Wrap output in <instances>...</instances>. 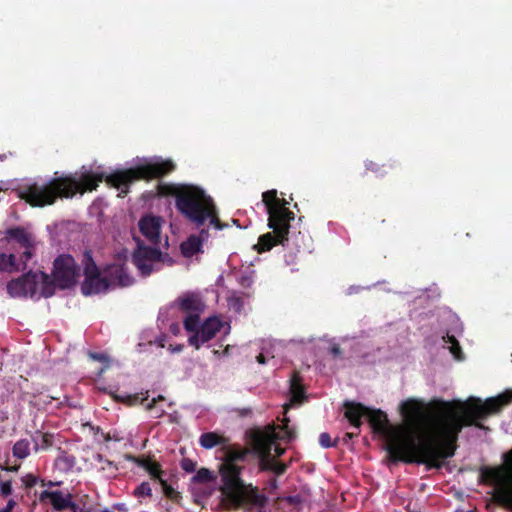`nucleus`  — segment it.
<instances>
[{"mask_svg": "<svg viewBox=\"0 0 512 512\" xmlns=\"http://www.w3.org/2000/svg\"><path fill=\"white\" fill-rule=\"evenodd\" d=\"M330 353L334 356V357H339L342 355V350L340 348V346L338 344H333L330 348Z\"/></svg>", "mask_w": 512, "mask_h": 512, "instance_id": "obj_41", "label": "nucleus"}, {"mask_svg": "<svg viewBox=\"0 0 512 512\" xmlns=\"http://www.w3.org/2000/svg\"><path fill=\"white\" fill-rule=\"evenodd\" d=\"M256 361L259 364L264 365L267 363V357L264 355V353H260L259 355L256 356Z\"/></svg>", "mask_w": 512, "mask_h": 512, "instance_id": "obj_43", "label": "nucleus"}, {"mask_svg": "<svg viewBox=\"0 0 512 512\" xmlns=\"http://www.w3.org/2000/svg\"><path fill=\"white\" fill-rule=\"evenodd\" d=\"M271 485L276 486V481L274 480L273 482H271Z\"/></svg>", "mask_w": 512, "mask_h": 512, "instance_id": "obj_57", "label": "nucleus"}, {"mask_svg": "<svg viewBox=\"0 0 512 512\" xmlns=\"http://www.w3.org/2000/svg\"><path fill=\"white\" fill-rule=\"evenodd\" d=\"M164 413H165V411L163 409H161L160 411H157L156 418L161 417Z\"/></svg>", "mask_w": 512, "mask_h": 512, "instance_id": "obj_48", "label": "nucleus"}, {"mask_svg": "<svg viewBox=\"0 0 512 512\" xmlns=\"http://www.w3.org/2000/svg\"><path fill=\"white\" fill-rule=\"evenodd\" d=\"M73 512H90L89 510H86L85 508H80L77 504H76V508L72 509Z\"/></svg>", "mask_w": 512, "mask_h": 512, "instance_id": "obj_46", "label": "nucleus"}, {"mask_svg": "<svg viewBox=\"0 0 512 512\" xmlns=\"http://www.w3.org/2000/svg\"><path fill=\"white\" fill-rule=\"evenodd\" d=\"M49 499L51 505L56 511H63L65 509L76 508V503L72 501V495L70 493L64 494L62 491H48L44 490L40 493L39 500L44 502Z\"/></svg>", "mask_w": 512, "mask_h": 512, "instance_id": "obj_17", "label": "nucleus"}, {"mask_svg": "<svg viewBox=\"0 0 512 512\" xmlns=\"http://www.w3.org/2000/svg\"><path fill=\"white\" fill-rule=\"evenodd\" d=\"M223 450V462L219 467L223 505L227 509H239L247 504L264 507L268 498L259 492L258 487L245 483L241 478L244 466L238 465V462L246 459L248 450L238 445H227Z\"/></svg>", "mask_w": 512, "mask_h": 512, "instance_id": "obj_2", "label": "nucleus"}, {"mask_svg": "<svg viewBox=\"0 0 512 512\" xmlns=\"http://www.w3.org/2000/svg\"><path fill=\"white\" fill-rule=\"evenodd\" d=\"M105 440H106V441H109V440H110V437L107 435V436L105 437Z\"/></svg>", "mask_w": 512, "mask_h": 512, "instance_id": "obj_54", "label": "nucleus"}, {"mask_svg": "<svg viewBox=\"0 0 512 512\" xmlns=\"http://www.w3.org/2000/svg\"><path fill=\"white\" fill-rule=\"evenodd\" d=\"M357 434H358V433H356V434H355V433H349V432H348V433H346V434H345V436H344V438H343L344 442H346V443H347L349 440H351V439H352L354 436H356Z\"/></svg>", "mask_w": 512, "mask_h": 512, "instance_id": "obj_44", "label": "nucleus"}, {"mask_svg": "<svg viewBox=\"0 0 512 512\" xmlns=\"http://www.w3.org/2000/svg\"><path fill=\"white\" fill-rule=\"evenodd\" d=\"M53 485H54V483L51 481L48 483V486H53Z\"/></svg>", "mask_w": 512, "mask_h": 512, "instance_id": "obj_55", "label": "nucleus"}, {"mask_svg": "<svg viewBox=\"0 0 512 512\" xmlns=\"http://www.w3.org/2000/svg\"><path fill=\"white\" fill-rule=\"evenodd\" d=\"M27 266L20 262V257L16 253L0 252V271L13 273L19 270H25Z\"/></svg>", "mask_w": 512, "mask_h": 512, "instance_id": "obj_21", "label": "nucleus"}, {"mask_svg": "<svg viewBox=\"0 0 512 512\" xmlns=\"http://www.w3.org/2000/svg\"><path fill=\"white\" fill-rule=\"evenodd\" d=\"M37 240L34 234L24 227H12L5 231V236L0 239V249L9 247L19 255L20 262L27 266L28 262L36 254Z\"/></svg>", "mask_w": 512, "mask_h": 512, "instance_id": "obj_9", "label": "nucleus"}, {"mask_svg": "<svg viewBox=\"0 0 512 512\" xmlns=\"http://www.w3.org/2000/svg\"><path fill=\"white\" fill-rule=\"evenodd\" d=\"M138 465L144 468L153 480H157L158 482L162 479L164 471L161 468V465L152 460L151 458L141 459L138 461Z\"/></svg>", "mask_w": 512, "mask_h": 512, "instance_id": "obj_25", "label": "nucleus"}, {"mask_svg": "<svg viewBox=\"0 0 512 512\" xmlns=\"http://www.w3.org/2000/svg\"><path fill=\"white\" fill-rule=\"evenodd\" d=\"M222 327L223 322L218 316L208 317L202 324L199 321L195 330L188 331L191 333L188 344L198 350L202 345L212 340Z\"/></svg>", "mask_w": 512, "mask_h": 512, "instance_id": "obj_12", "label": "nucleus"}, {"mask_svg": "<svg viewBox=\"0 0 512 512\" xmlns=\"http://www.w3.org/2000/svg\"><path fill=\"white\" fill-rule=\"evenodd\" d=\"M294 244H295V246H297L298 248H300V246H299V245H298V243H297V237H295V243H294Z\"/></svg>", "mask_w": 512, "mask_h": 512, "instance_id": "obj_52", "label": "nucleus"}, {"mask_svg": "<svg viewBox=\"0 0 512 512\" xmlns=\"http://www.w3.org/2000/svg\"><path fill=\"white\" fill-rule=\"evenodd\" d=\"M442 339L445 343L450 344L449 350H450L451 354L453 355V357L456 360H463V358H464L463 352L461 350V346H460L458 340L456 339V337L454 335H450L449 333H447L445 336H443Z\"/></svg>", "mask_w": 512, "mask_h": 512, "instance_id": "obj_29", "label": "nucleus"}, {"mask_svg": "<svg viewBox=\"0 0 512 512\" xmlns=\"http://www.w3.org/2000/svg\"><path fill=\"white\" fill-rule=\"evenodd\" d=\"M271 485L276 486V481L274 480L273 482H271Z\"/></svg>", "mask_w": 512, "mask_h": 512, "instance_id": "obj_56", "label": "nucleus"}, {"mask_svg": "<svg viewBox=\"0 0 512 512\" xmlns=\"http://www.w3.org/2000/svg\"><path fill=\"white\" fill-rule=\"evenodd\" d=\"M157 193L163 197H174L177 210L197 228L203 226L207 220L217 230L226 226L221 223L212 198L197 186L159 183Z\"/></svg>", "mask_w": 512, "mask_h": 512, "instance_id": "obj_4", "label": "nucleus"}, {"mask_svg": "<svg viewBox=\"0 0 512 512\" xmlns=\"http://www.w3.org/2000/svg\"><path fill=\"white\" fill-rule=\"evenodd\" d=\"M147 400H148V391L146 392V395L140 399V403L143 404Z\"/></svg>", "mask_w": 512, "mask_h": 512, "instance_id": "obj_47", "label": "nucleus"}, {"mask_svg": "<svg viewBox=\"0 0 512 512\" xmlns=\"http://www.w3.org/2000/svg\"><path fill=\"white\" fill-rule=\"evenodd\" d=\"M213 353H214L215 355H219V351H218V350H213Z\"/></svg>", "mask_w": 512, "mask_h": 512, "instance_id": "obj_53", "label": "nucleus"}, {"mask_svg": "<svg viewBox=\"0 0 512 512\" xmlns=\"http://www.w3.org/2000/svg\"><path fill=\"white\" fill-rule=\"evenodd\" d=\"M285 450L279 446L275 447V454L277 457H280L284 454Z\"/></svg>", "mask_w": 512, "mask_h": 512, "instance_id": "obj_45", "label": "nucleus"}, {"mask_svg": "<svg viewBox=\"0 0 512 512\" xmlns=\"http://www.w3.org/2000/svg\"><path fill=\"white\" fill-rule=\"evenodd\" d=\"M238 283L243 288H249V287H251V285L253 283V279L250 275H241L238 279Z\"/></svg>", "mask_w": 512, "mask_h": 512, "instance_id": "obj_38", "label": "nucleus"}, {"mask_svg": "<svg viewBox=\"0 0 512 512\" xmlns=\"http://www.w3.org/2000/svg\"><path fill=\"white\" fill-rule=\"evenodd\" d=\"M479 481L495 487L496 502L512 510V448L502 454L501 465L482 466Z\"/></svg>", "mask_w": 512, "mask_h": 512, "instance_id": "obj_8", "label": "nucleus"}, {"mask_svg": "<svg viewBox=\"0 0 512 512\" xmlns=\"http://www.w3.org/2000/svg\"><path fill=\"white\" fill-rule=\"evenodd\" d=\"M90 357L93 360H97L101 363L105 364V367L101 369V373L109 367V357L106 354L103 353H90Z\"/></svg>", "mask_w": 512, "mask_h": 512, "instance_id": "obj_34", "label": "nucleus"}, {"mask_svg": "<svg viewBox=\"0 0 512 512\" xmlns=\"http://www.w3.org/2000/svg\"><path fill=\"white\" fill-rule=\"evenodd\" d=\"M13 456L17 459H25L30 455V443L27 439L18 440L12 448Z\"/></svg>", "mask_w": 512, "mask_h": 512, "instance_id": "obj_28", "label": "nucleus"}, {"mask_svg": "<svg viewBox=\"0 0 512 512\" xmlns=\"http://www.w3.org/2000/svg\"><path fill=\"white\" fill-rule=\"evenodd\" d=\"M364 166L366 171H371L377 176H384L387 173V168L394 169L396 167V162L390 161L388 163L379 164L373 160H366Z\"/></svg>", "mask_w": 512, "mask_h": 512, "instance_id": "obj_27", "label": "nucleus"}, {"mask_svg": "<svg viewBox=\"0 0 512 512\" xmlns=\"http://www.w3.org/2000/svg\"><path fill=\"white\" fill-rule=\"evenodd\" d=\"M227 442L228 439L215 432H205L199 438L200 445L205 449H212L217 445H225Z\"/></svg>", "mask_w": 512, "mask_h": 512, "instance_id": "obj_24", "label": "nucleus"}, {"mask_svg": "<svg viewBox=\"0 0 512 512\" xmlns=\"http://www.w3.org/2000/svg\"><path fill=\"white\" fill-rule=\"evenodd\" d=\"M344 416L350 422V424L359 429L362 425V418L366 417L367 411L369 408L364 406L362 403H357L353 401L344 402Z\"/></svg>", "mask_w": 512, "mask_h": 512, "instance_id": "obj_19", "label": "nucleus"}, {"mask_svg": "<svg viewBox=\"0 0 512 512\" xmlns=\"http://www.w3.org/2000/svg\"><path fill=\"white\" fill-rule=\"evenodd\" d=\"M80 277V267L73 256L61 254L53 261L51 275L40 272L41 296L49 298L55 294L56 288L66 290L73 288Z\"/></svg>", "mask_w": 512, "mask_h": 512, "instance_id": "obj_7", "label": "nucleus"}, {"mask_svg": "<svg viewBox=\"0 0 512 512\" xmlns=\"http://www.w3.org/2000/svg\"><path fill=\"white\" fill-rule=\"evenodd\" d=\"M337 441V439L332 440L330 434L327 432H323L319 435V443L323 448L335 447Z\"/></svg>", "mask_w": 512, "mask_h": 512, "instance_id": "obj_33", "label": "nucleus"}, {"mask_svg": "<svg viewBox=\"0 0 512 512\" xmlns=\"http://www.w3.org/2000/svg\"><path fill=\"white\" fill-rule=\"evenodd\" d=\"M15 506V501L10 499L5 508H3L0 512H11L13 507Z\"/></svg>", "mask_w": 512, "mask_h": 512, "instance_id": "obj_42", "label": "nucleus"}, {"mask_svg": "<svg viewBox=\"0 0 512 512\" xmlns=\"http://www.w3.org/2000/svg\"><path fill=\"white\" fill-rule=\"evenodd\" d=\"M140 232L149 242L157 245L160 242V222L154 216H145L139 221Z\"/></svg>", "mask_w": 512, "mask_h": 512, "instance_id": "obj_18", "label": "nucleus"}, {"mask_svg": "<svg viewBox=\"0 0 512 512\" xmlns=\"http://www.w3.org/2000/svg\"><path fill=\"white\" fill-rule=\"evenodd\" d=\"M40 274L29 271L7 283V292L12 297H34L37 292Z\"/></svg>", "mask_w": 512, "mask_h": 512, "instance_id": "obj_14", "label": "nucleus"}, {"mask_svg": "<svg viewBox=\"0 0 512 512\" xmlns=\"http://www.w3.org/2000/svg\"><path fill=\"white\" fill-rule=\"evenodd\" d=\"M290 393L293 402L300 403L305 398V388L299 373L294 372L290 379Z\"/></svg>", "mask_w": 512, "mask_h": 512, "instance_id": "obj_22", "label": "nucleus"}, {"mask_svg": "<svg viewBox=\"0 0 512 512\" xmlns=\"http://www.w3.org/2000/svg\"><path fill=\"white\" fill-rule=\"evenodd\" d=\"M512 402V394L465 402H440V413L431 422L426 404L416 399L401 403L404 425L390 427L387 414L379 409L367 411L366 418L377 434L387 439L386 451L391 462L424 464L428 469L440 468L441 461L454 456L457 440L464 427L487 429L480 420L499 412Z\"/></svg>", "mask_w": 512, "mask_h": 512, "instance_id": "obj_1", "label": "nucleus"}, {"mask_svg": "<svg viewBox=\"0 0 512 512\" xmlns=\"http://www.w3.org/2000/svg\"><path fill=\"white\" fill-rule=\"evenodd\" d=\"M177 329H178V327H177V325H176V324L171 325V331H172L173 333H175Z\"/></svg>", "mask_w": 512, "mask_h": 512, "instance_id": "obj_49", "label": "nucleus"}, {"mask_svg": "<svg viewBox=\"0 0 512 512\" xmlns=\"http://www.w3.org/2000/svg\"><path fill=\"white\" fill-rule=\"evenodd\" d=\"M134 495L138 498L141 497H151L152 496V489L148 482H142L140 485H138L134 490Z\"/></svg>", "mask_w": 512, "mask_h": 512, "instance_id": "obj_32", "label": "nucleus"}, {"mask_svg": "<svg viewBox=\"0 0 512 512\" xmlns=\"http://www.w3.org/2000/svg\"><path fill=\"white\" fill-rule=\"evenodd\" d=\"M209 233L206 229H201L200 235H191L181 243L180 249L181 253L184 257L190 258L194 256L195 254L201 252L202 248V241L206 238H208Z\"/></svg>", "mask_w": 512, "mask_h": 512, "instance_id": "obj_20", "label": "nucleus"}, {"mask_svg": "<svg viewBox=\"0 0 512 512\" xmlns=\"http://www.w3.org/2000/svg\"><path fill=\"white\" fill-rule=\"evenodd\" d=\"M159 484L161 485L163 493L167 498L171 500H177L180 498L179 492H177L171 485H169L165 479H160Z\"/></svg>", "mask_w": 512, "mask_h": 512, "instance_id": "obj_31", "label": "nucleus"}, {"mask_svg": "<svg viewBox=\"0 0 512 512\" xmlns=\"http://www.w3.org/2000/svg\"><path fill=\"white\" fill-rule=\"evenodd\" d=\"M32 441L34 442L36 452L38 450H47L54 445V434L38 430L33 434Z\"/></svg>", "mask_w": 512, "mask_h": 512, "instance_id": "obj_23", "label": "nucleus"}, {"mask_svg": "<svg viewBox=\"0 0 512 512\" xmlns=\"http://www.w3.org/2000/svg\"><path fill=\"white\" fill-rule=\"evenodd\" d=\"M260 449V469L263 471H273L277 475H282L287 470V464L278 462L271 457L272 443H259Z\"/></svg>", "mask_w": 512, "mask_h": 512, "instance_id": "obj_15", "label": "nucleus"}, {"mask_svg": "<svg viewBox=\"0 0 512 512\" xmlns=\"http://www.w3.org/2000/svg\"><path fill=\"white\" fill-rule=\"evenodd\" d=\"M163 400H165V397H164V396H162V395H159L158 397L153 398V399L151 400V402H149V403L146 405V409H147V410H153V409H156V404H157V402H158V401H163Z\"/></svg>", "mask_w": 512, "mask_h": 512, "instance_id": "obj_39", "label": "nucleus"}, {"mask_svg": "<svg viewBox=\"0 0 512 512\" xmlns=\"http://www.w3.org/2000/svg\"><path fill=\"white\" fill-rule=\"evenodd\" d=\"M103 273L109 281V287L112 285L127 287L132 284L133 279L128 275L127 268L124 264L113 263L107 265Z\"/></svg>", "mask_w": 512, "mask_h": 512, "instance_id": "obj_16", "label": "nucleus"}, {"mask_svg": "<svg viewBox=\"0 0 512 512\" xmlns=\"http://www.w3.org/2000/svg\"><path fill=\"white\" fill-rule=\"evenodd\" d=\"M116 399H117L118 401L123 402V403H127V404H129V405H134V404L138 403V401H139L140 397H139V395H138V394H134V395H127V396H125V397H119V396H117V397H116Z\"/></svg>", "mask_w": 512, "mask_h": 512, "instance_id": "obj_36", "label": "nucleus"}, {"mask_svg": "<svg viewBox=\"0 0 512 512\" xmlns=\"http://www.w3.org/2000/svg\"><path fill=\"white\" fill-rule=\"evenodd\" d=\"M103 181V175L83 173L80 177L69 174L53 177L45 182H32L21 185L18 189V197L32 207H45L53 205L58 198H72L77 193L93 191Z\"/></svg>", "mask_w": 512, "mask_h": 512, "instance_id": "obj_3", "label": "nucleus"}, {"mask_svg": "<svg viewBox=\"0 0 512 512\" xmlns=\"http://www.w3.org/2000/svg\"><path fill=\"white\" fill-rule=\"evenodd\" d=\"M137 242V249L132 255V260L142 276H149L153 272L154 262L160 261L162 253L158 248L148 247L134 237Z\"/></svg>", "mask_w": 512, "mask_h": 512, "instance_id": "obj_13", "label": "nucleus"}, {"mask_svg": "<svg viewBox=\"0 0 512 512\" xmlns=\"http://www.w3.org/2000/svg\"><path fill=\"white\" fill-rule=\"evenodd\" d=\"M22 482L26 488H32L37 483V477L33 474H27L22 478Z\"/></svg>", "mask_w": 512, "mask_h": 512, "instance_id": "obj_37", "label": "nucleus"}, {"mask_svg": "<svg viewBox=\"0 0 512 512\" xmlns=\"http://www.w3.org/2000/svg\"><path fill=\"white\" fill-rule=\"evenodd\" d=\"M175 170L171 160L146 162L135 168L117 171L105 178L108 185L120 190L119 196L124 197L129 192V186L137 180L161 178Z\"/></svg>", "mask_w": 512, "mask_h": 512, "instance_id": "obj_6", "label": "nucleus"}, {"mask_svg": "<svg viewBox=\"0 0 512 512\" xmlns=\"http://www.w3.org/2000/svg\"><path fill=\"white\" fill-rule=\"evenodd\" d=\"M7 418H8V416H7V414H6V413H5V414H2V416H1V421H4V420H5V419H7Z\"/></svg>", "mask_w": 512, "mask_h": 512, "instance_id": "obj_50", "label": "nucleus"}, {"mask_svg": "<svg viewBox=\"0 0 512 512\" xmlns=\"http://www.w3.org/2000/svg\"><path fill=\"white\" fill-rule=\"evenodd\" d=\"M214 479L212 472L207 468H200L192 477L193 483L204 484L211 482Z\"/></svg>", "mask_w": 512, "mask_h": 512, "instance_id": "obj_30", "label": "nucleus"}, {"mask_svg": "<svg viewBox=\"0 0 512 512\" xmlns=\"http://www.w3.org/2000/svg\"><path fill=\"white\" fill-rule=\"evenodd\" d=\"M174 305L179 311L186 314L183 320L184 329L186 331L195 330L206 307L200 295L186 292L174 301Z\"/></svg>", "mask_w": 512, "mask_h": 512, "instance_id": "obj_11", "label": "nucleus"}, {"mask_svg": "<svg viewBox=\"0 0 512 512\" xmlns=\"http://www.w3.org/2000/svg\"><path fill=\"white\" fill-rule=\"evenodd\" d=\"M262 201L268 213V227L272 232L261 235L256 248L259 253L271 250L280 244L289 247L290 222L294 220L295 214L287 207L289 202L277 197L276 190H268L262 194Z\"/></svg>", "mask_w": 512, "mask_h": 512, "instance_id": "obj_5", "label": "nucleus"}, {"mask_svg": "<svg viewBox=\"0 0 512 512\" xmlns=\"http://www.w3.org/2000/svg\"><path fill=\"white\" fill-rule=\"evenodd\" d=\"M76 464V457L66 451H61L55 460L56 467L63 472H68L73 469Z\"/></svg>", "mask_w": 512, "mask_h": 512, "instance_id": "obj_26", "label": "nucleus"}, {"mask_svg": "<svg viewBox=\"0 0 512 512\" xmlns=\"http://www.w3.org/2000/svg\"><path fill=\"white\" fill-rule=\"evenodd\" d=\"M229 348H230V346H229V345H228V346H226V348H225V350H224V352H223L225 355H227V354H228Z\"/></svg>", "mask_w": 512, "mask_h": 512, "instance_id": "obj_51", "label": "nucleus"}, {"mask_svg": "<svg viewBox=\"0 0 512 512\" xmlns=\"http://www.w3.org/2000/svg\"><path fill=\"white\" fill-rule=\"evenodd\" d=\"M181 468L188 473H192L196 469V462L189 458H184L181 461Z\"/></svg>", "mask_w": 512, "mask_h": 512, "instance_id": "obj_35", "label": "nucleus"}, {"mask_svg": "<svg viewBox=\"0 0 512 512\" xmlns=\"http://www.w3.org/2000/svg\"><path fill=\"white\" fill-rule=\"evenodd\" d=\"M82 263L84 264V280L81 284V293L90 296L106 292L109 289V281L105 275H101L91 250H85Z\"/></svg>", "mask_w": 512, "mask_h": 512, "instance_id": "obj_10", "label": "nucleus"}, {"mask_svg": "<svg viewBox=\"0 0 512 512\" xmlns=\"http://www.w3.org/2000/svg\"><path fill=\"white\" fill-rule=\"evenodd\" d=\"M282 430H284L285 432V437L288 439V440H291L295 437V433L294 431L290 430L288 428V420H286V422L283 424L282 426Z\"/></svg>", "mask_w": 512, "mask_h": 512, "instance_id": "obj_40", "label": "nucleus"}]
</instances>
